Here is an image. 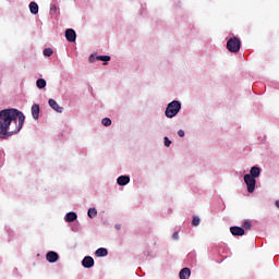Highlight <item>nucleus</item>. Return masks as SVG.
I'll use <instances>...</instances> for the list:
<instances>
[{
	"label": "nucleus",
	"instance_id": "1",
	"mask_svg": "<svg viewBox=\"0 0 279 279\" xmlns=\"http://www.w3.org/2000/svg\"><path fill=\"white\" fill-rule=\"evenodd\" d=\"M25 125V114L17 109H3L0 111V138H9L19 134Z\"/></svg>",
	"mask_w": 279,
	"mask_h": 279
},
{
	"label": "nucleus",
	"instance_id": "2",
	"mask_svg": "<svg viewBox=\"0 0 279 279\" xmlns=\"http://www.w3.org/2000/svg\"><path fill=\"white\" fill-rule=\"evenodd\" d=\"M182 104H180V101L178 100H173L166 108L165 114L168 119H173V117H175L178 112H180Z\"/></svg>",
	"mask_w": 279,
	"mask_h": 279
},
{
	"label": "nucleus",
	"instance_id": "3",
	"mask_svg": "<svg viewBox=\"0 0 279 279\" xmlns=\"http://www.w3.org/2000/svg\"><path fill=\"white\" fill-rule=\"evenodd\" d=\"M227 49L230 53H239L241 51V39L238 37H231L227 41Z\"/></svg>",
	"mask_w": 279,
	"mask_h": 279
},
{
	"label": "nucleus",
	"instance_id": "4",
	"mask_svg": "<svg viewBox=\"0 0 279 279\" xmlns=\"http://www.w3.org/2000/svg\"><path fill=\"white\" fill-rule=\"evenodd\" d=\"M244 182L250 193H253L254 191H256V179L252 178V175L245 174Z\"/></svg>",
	"mask_w": 279,
	"mask_h": 279
},
{
	"label": "nucleus",
	"instance_id": "5",
	"mask_svg": "<svg viewBox=\"0 0 279 279\" xmlns=\"http://www.w3.org/2000/svg\"><path fill=\"white\" fill-rule=\"evenodd\" d=\"M65 38L68 43H75V40L77 39V34L73 28H68L65 31Z\"/></svg>",
	"mask_w": 279,
	"mask_h": 279
},
{
	"label": "nucleus",
	"instance_id": "6",
	"mask_svg": "<svg viewBox=\"0 0 279 279\" xmlns=\"http://www.w3.org/2000/svg\"><path fill=\"white\" fill-rule=\"evenodd\" d=\"M82 265L85 269H90L95 267V259L92 256H85L82 260Z\"/></svg>",
	"mask_w": 279,
	"mask_h": 279
},
{
	"label": "nucleus",
	"instance_id": "7",
	"mask_svg": "<svg viewBox=\"0 0 279 279\" xmlns=\"http://www.w3.org/2000/svg\"><path fill=\"white\" fill-rule=\"evenodd\" d=\"M230 232L233 236H243V234H245V229L241 227H231Z\"/></svg>",
	"mask_w": 279,
	"mask_h": 279
},
{
	"label": "nucleus",
	"instance_id": "8",
	"mask_svg": "<svg viewBox=\"0 0 279 279\" xmlns=\"http://www.w3.org/2000/svg\"><path fill=\"white\" fill-rule=\"evenodd\" d=\"M58 258H60V256L53 251L48 252L46 255V260H48V263H58Z\"/></svg>",
	"mask_w": 279,
	"mask_h": 279
},
{
	"label": "nucleus",
	"instance_id": "9",
	"mask_svg": "<svg viewBox=\"0 0 279 279\" xmlns=\"http://www.w3.org/2000/svg\"><path fill=\"white\" fill-rule=\"evenodd\" d=\"M251 178L255 179L260 178V168L258 166H253L250 170Z\"/></svg>",
	"mask_w": 279,
	"mask_h": 279
},
{
	"label": "nucleus",
	"instance_id": "10",
	"mask_svg": "<svg viewBox=\"0 0 279 279\" xmlns=\"http://www.w3.org/2000/svg\"><path fill=\"white\" fill-rule=\"evenodd\" d=\"M48 104L52 110H56V112H62L64 110V108L60 107V105L52 98L49 99Z\"/></svg>",
	"mask_w": 279,
	"mask_h": 279
},
{
	"label": "nucleus",
	"instance_id": "11",
	"mask_svg": "<svg viewBox=\"0 0 279 279\" xmlns=\"http://www.w3.org/2000/svg\"><path fill=\"white\" fill-rule=\"evenodd\" d=\"M119 186H125L126 184H130V177L128 175H121L117 180Z\"/></svg>",
	"mask_w": 279,
	"mask_h": 279
},
{
	"label": "nucleus",
	"instance_id": "12",
	"mask_svg": "<svg viewBox=\"0 0 279 279\" xmlns=\"http://www.w3.org/2000/svg\"><path fill=\"white\" fill-rule=\"evenodd\" d=\"M179 277H180V279L191 278V269L190 268L181 269V271L179 272Z\"/></svg>",
	"mask_w": 279,
	"mask_h": 279
},
{
	"label": "nucleus",
	"instance_id": "13",
	"mask_svg": "<svg viewBox=\"0 0 279 279\" xmlns=\"http://www.w3.org/2000/svg\"><path fill=\"white\" fill-rule=\"evenodd\" d=\"M32 114H33V119H38V117L40 116V106L39 105H33L32 106Z\"/></svg>",
	"mask_w": 279,
	"mask_h": 279
},
{
	"label": "nucleus",
	"instance_id": "14",
	"mask_svg": "<svg viewBox=\"0 0 279 279\" xmlns=\"http://www.w3.org/2000/svg\"><path fill=\"white\" fill-rule=\"evenodd\" d=\"M75 219H77V214L71 211V213H68L66 216H65V221L68 223H73V221H75Z\"/></svg>",
	"mask_w": 279,
	"mask_h": 279
},
{
	"label": "nucleus",
	"instance_id": "15",
	"mask_svg": "<svg viewBox=\"0 0 279 279\" xmlns=\"http://www.w3.org/2000/svg\"><path fill=\"white\" fill-rule=\"evenodd\" d=\"M107 254H108V250L104 248V247H100V248L96 250V252H95V256H97V258H101V257L106 256Z\"/></svg>",
	"mask_w": 279,
	"mask_h": 279
},
{
	"label": "nucleus",
	"instance_id": "16",
	"mask_svg": "<svg viewBox=\"0 0 279 279\" xmlns=\"http://www.w3.org/2000/svg\"><path fill=\"white\" fill-rule=\"evenodd\" d=\"M29 10L32 14H38V3L31 2L29 3Z\"/></svg>",
	"mask_w": 279,
	"mask_h": 279
},
{
	"label": "nucleus",
	"instance_id": "17",
	"mask_svg": "<svg viewBox=\"0 0 279 279\" xmlns=\"http://www.w3.org/2000/svg\"><path fill=\"white\" fill-rule=\"evenodd\" d=\"M87 215H88L89 219H95V217H97V208H95V207L89 208L87 211Z\"/></svg>",
	"mask_w": 279,
	"mask_h": 279
},
{
	"label": "nucleus",
	"instance_id": "18",
	"mask_svg": "<svg viewBox=\"0 0 279 279\" xmlns=\"http://www.w3.org/2000/svg\"><path fill=\"white\" fill-rule=\"evenodd\" d=\"M36 86L37 88H45V86H47V81H45L44 78H39L36 82Z\"/></svg>",
	"mask_w": 279,
	"mask_h": 279
},
{
	"label": "nucleus",
	"instance_id": "19",
	"mask_svg": "<svg viewBox=\"0 0 279 279\" xmlns=\"http://www.w3.org/2000/svg\"><path fill=\"white\" fill-rule=\"evenodd\" d=\"M96 60H99L100 62H110V56H97Z\"/></svg>",
	"mask_w": 279,
	"mask_h": 279
},
{
	"label": "nucleus",
	"instance_id": "20",
	"mask_svg": "<svg viewBox=\"0 0 279 279\" xmlns=\"http://www.w3.org/2000/svg\"><path fill=\"white\" fill-rule=\"evenodd\" d=\"M101 123L105 125V128H109V125H112V120H110V118H104Z\"/></svg>",
	"mask_w": 279,
	"mask_h": 279
},
{
	"label": "nucleus",
	"instance_id": "21",
	"mask_svg": "<svg viewBox=\"0 0 279 279\" xmlns=\"http://www.w3.org/2000/svg\"><path fill=\"white\" fill-rule=\"evenodd\" d=\"M44 56H46V58H50V56H53V49L51 48H46L44 50Z\"/></svg>",
	"mask_w": 279,
	"mask_h": 279
},
{
	"label": "nucleus",
	"instance_id": "22",
	"mask_svg": "<svg viewBox=\"0 0 279 279\" xmlns=\"http://www.w3.org/2000/svg\"><path fill=\"white\" fill-rule=\"evenodd\" d=\"M242 227L244 228V230H251V229H252V222L248 221V220H245V221L242 223Z\"/></svg>",
	"mask_w": 279,
	"mask_h": 279
},
{
	"label": "nucleus",
	"instance_id": "23",
	"mask_svg": "<svg viewBox=\"0 0 279 279\" xmlns=\"http://www.w3.org/2000/svg\"><path fill=\"white\" fill-rule=\"evenodd\" d=\"M199 221H201V220H199V217H197V216L194 217L193 220H192V226H194V227L199 226Z\"/></svg>",
	"mask_w": 279,
	"mask_h": 279
},
{
	"label": "nucleus",
	"instance_id": "24",
	"mask_svg": "<svg viewBox=\"0 0 279 279\" xmlns=\"http://www.w3.org/2000/svg\"><path fill=\"white\" fill-rule=\"evenodd\" d=\"M163 143L166 147H171V140H169V137H165Z\"/></svg>",
	"mask_w": 279,
	"mask_h": 279
},
{
	"label": "nucleus",
	"instance_id": "25",
	"mask_svg": "<svg viewBox=\"0 0 279 279\" xmlns=\"http://www.w3.org/2000/svg\"><path fill=\"white\" fill-rule=\"evenodd\" d=\"M50 12H58V7L56 4H51Z\"/></svg>",
	"mask_w": 279,
	"mask_h": 279
},
{
	"label": "nucleus",
	"instance_id": "26",
	"mask_svg": "<svg viewBox=\"0 0 279 279\" xmlns=\"http://www.w3.org/2000/svg\"><path fill=\"white\" fill-rule=\"evenodd\" d=\"M184 130H179L178 131V135L181 137V138H183V136H184Z\"/></svg>",
	"mask_w": 279,
	"mask_h": 279
},
{
	"label": "nucleus",
	"instance_id": "27",
	"mask_svg": "<svg viewBox=\"0 0 279 279\" xmlns=\"http://www.w3.org/2000/svg\"><path fill=\"white\" fill-rule=\"evenodd\" d=\"M179 236H180V234H179L178 232H174L173 235H172V238H173L175 241H178Z\"/></svg>",
	"mask_w": 279,
	"mask_h": 279
},
{
	"label": "nucleus",
	"instance_id": "28",
	"mask_svg": "<svg viewBox=\"0 0 279 279\" xmlns=\"http://www.w3.org/2000/svg\"><path fill=\"white\" fill-rule=\"evenodd\" d=\"M276 206H277V208H279V201H276Z\"/></svg>",
	"mask_w": 279,
	"mask_h": 279
},
{
	"label": "nucleus",
	"instance_id": "29",
	"mask_svg": "<svg viewBox=\"0 0 279 279\" xmlns=\"http://www.w3.org/2000/svg\"><path fill=\"white\" fill-rule=\"evenodd\" d=\"M116 228H117V230H120V229H121V226L117 225Z\"/></svg>",
	"mask_w": 279,
	"mask_h": 279
}]
</instances>
